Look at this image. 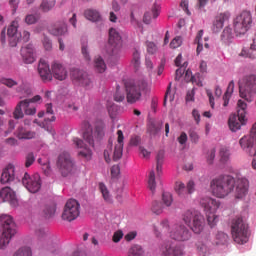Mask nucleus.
<instances>
[{
  "label": "nucleus",
  "instance_id": "obj_1",
  "mask_svg": "<svg viewBox=\"0 0 256 256\" xmlns=\"http://www.w3.org/2000/svg\"><path fill=\"white\" fill-rule=\"evenodd\" d=\"M249 182L247 178H233L231 175H220L211 181L214 196L225 198L235 189V197L242 199L247 195Z\"/></svg>",
  "mask_w": 256,
  "mask_h": 256
},
{
  "label": "nucleus",
  "instance_id": "obj_2",
  "mask_svg": "<svg viewBox=\"0 0 256 256\" xmlns=\"http://www.w3.org/2000/svg\"><path fill=\"white\" fill-rule=\"evenodd\" d=\"M156 237H161L165 233H169V237L175 241L184 242L191 238V232L182 223H175L169 226L167 220L160 223L159 227L154 228Z\"/></svg>",
  "mask_w": 256,
  "mask_h": 256
},
{
  "label": "nucleus",
  "instance_id": "obj_3",
  "mask_svg": "<svg viewBox=\"0 0 256 256\" xmlns=\"http://www.w3.org/2000/svg\"><path fill=\"white\" fill-rule=\"evenodd\" d=\"M106 125L103 121H97L95 124V130L93 126L87 120L82 122V138L90 146H95V140H100L105 136Z\"/></svg>",
  "mask_w": 256,
  "mask_h": 256
},
{
  "label": "nucleus",
  "instance_id": "obj_4",
  "mask_svg": "<svg viewBox=\"0 0 256 256\" xmlns=\"http://www.w3.org/2000/svg\"><path fill=\"white\" fill-rule=\"evenodd\" d=\"M0 226L2 232L0 233V248H5L11 241V239L17 233V227L14 222V219L10 215L0 216Z\"/></svg>",
  "mask_w": 256,
  "mask_h": 256
},
{
  "label": "nucleus",
  "instance_id": "obj_5",
  "mask_svg": "<svg viewBox=\"0 0 256 256\" xmlns=\"http://www.w3.org/2000/svg\"><path fill=\"white\" fill-rule=\"evenodd\" d=\"M240 97L251 103L256 96V75L250 74L244 76L239 82Z\"/></svg>",
  "mask_w": 256,
  "mask_h": 256
},
{
  "label": "nucleus",
  "instance_id": "obj_6",
  "mask_svg": "<svg viewBox=\"0 0 256 256\" xmlns=\"http://www.w3.org/2000/svg\"><path fill=\"white\" fill-rule=\"evenodd\" d=\"M147 89V82L145 80L125 82L126 99L129 104H135L140 101L142 91Z\"/></svg>",
  "mask_w": 256,
  "mask_h": 256
},
{
  "label": "nucleus",
  "instance_id": "obj_7",
  "mask_svg": "<svg viewBox=\"0 0 256 256\" xmlns=\"http://www.w3.org/2000/svg\"><path fill=\"white\" fill-rule=\"evenodd\" d=\"M231 234L237 244L243 245L249 241V226L241 217L232 220Z\"/></svg>",
  "mask_w": 256,
  "mask_h": 256
},
{
  "label": "nucleus",
  "instance_id": "obj_8",
  "mask_svg": "<svg viewBox=\"0 0 256 256\" xmlns=\"http://www.w3.org/2000/svg\"><path fill=\"white\" fill-rule=\"evenodd\" d=\"M182 220L195 234H200L204 230L205 219L194 209L185 211L182 214Z\"/></svg>",
  "mask_w": 256,
  "mask_h": 256
},
{
  "label": "nucleus",
  "instance_id": "obj_9",
  "mask_svg": "<svg viewBox=\"0 0 256 256\" xmlns=\"http://www.w3.org/2000/svg\"><path fill=\"white\" fill-rule=\"evenodd\" d=\"M237 107H238V110H237L238 115L232 114L229 117V121H228V125L232 132H237L238 130H240L241 126L245 125V123L247 121V119H246V109H247L246 102L243 100H238Z\"/></svg>",
  "mask_w": 256,
  "mask_h": 256
},
{
  "label": "nucleus",
  "instance_id": "obj_10",
  "mask_svg": "<svg viewBox=\"0 0 256 256\" xmlns=\"http://www.w3.org/2000/svg\"><path fill=\"white\" fill-rule=\"evenodd\" d=\"M253 19L250 11H243L234 19V32L237 36L245 35L252 27Z\"/></svg>",
  "mask_w": 256,
  "mask_h": 256
},
{
  "label": "nucleus",
  "instance_id": "obj_11",
  "mask_svg": "<svg viewBox=\"0 0 256 256\" xmlns=\"http://www.w3.org/2000/svg\"><path fill=\"white\" fill-rule=\"evenodd\" d=\"M241 148L251 157L256 156V123H254L250 135L242 137L239 141Z\"/></svg>",
  "mask_w": 256,
  "mask_h": 256
},
{
  "label": "nucleus",
  "instance_id": "obj_12",
  "mask_svg": "<svg viewBox=\"0 0 256 256\" xmlns=\"http://www.w3.org/2000/svg\"><path fill=\"white\" fill-rule=\"evenodd\" d=\"M57 168L63 177H67L72 173L74 163L68 152H62L58 155Z\"/></svg>",
  "mask_w": 256,
  "mask_h": 256
},
{
  "label": "nucleus",
  "instance_id": "obj_13",
  "mask_svg": "<svg viewBox=\"0 0 256 256\" xmlns=\"http://www.w3.org/2000/svg\"><path fill=\"white\" fill-rule=\"evenodd\" d=\"M70 77L72 81L81 85V87H85L86 89H91L93 87V81L90 75L78 68H71L70 69Z\"/></svg>",
  "mask_w": 256,
  "mask_h": 256
},
{
  "label": "nucleus",
  "instance_id": "obj_14",
  "mask_svg": "<svg viewBox=\"0 0 256 256\" xmlns=\"http://www.w3.org/2000/svg\"><path fill=\"white\" fill-rule=\"evenodd\" d=\"M79 215H80V204L74 199L68 200L64 206V210L61 215L62 219L65 221L72 222L75 219H77Z\"/></svg>",
  "mask_w": 256,
  "mask_h": 256
},
{
  "label": "nucleus",
  "instance_id": "obj_15",
  "mask_svg": "<svg viewBox=\"0 0 256 256\" xmlns=\"http://www.w3.org/2000/svg\"><path fill=\"white\" fill-rule=\"evenodd\" d=\"M56 117L54 115L53 106L51 103L46 104V117L44 121L40 122L37 119H34V124L38 125V127L46 130V132L54 135L55 130L53 129L52 122H55Z\"/></svg>",
  "mask_w": 256,
  "mask_h": 256
},
{
  "label": "nucleus",
  "instance_id": "obj_16",
  "mask_svg": "<svg viewBox=\"0 0 256 256\" xmlns=\"http://www.w3.org/2000/svg\"><path fill=\"white\" fill-rule=\"evenodd\" d=\"M22 183L30 193H38L42 186L41 176L38 173L30 175L28 172H25Z\"/></svg>",
  "mask_w": 256,
  "mask_h": 256
},
{
  "label": "nucleus",
  "instance_id": "obj_17",
  "mask_svg": "<svg viewBox=\"0 0 256 256\" xmlns=\"http://www.w3.org/2000/svg\"><path fill=\"white\" fill-rule=\"evenodd\" d=\"M108 43V53L112 56L119 54L120 49L122 47V37L120 33L117 31V29H109Z\"/></svg>",
  "mask_w": 256,
  "mask_h": 256
},
{
  "label": "nucleus",
  "instance_id": "obj_18",
  "mask_svg": "<svg viewBox=\"0 0 256 256\" xmlns=\"http://www.w3.org/2000/svg\"><path fill=\"white\" fill-rule=\"evenodd\" d=\"M175 192L181 199H187L195 192V182L189 180L186 186L183 182H176Z\"/></svg>",
  "mask_w": 256,
  "mask_h": 256
},
{
  "label": "nucleus",
  "instance_id": "obj_19",
  "mask_svg": "<svg viewBox=\"0 0 256 256\" xmlns=\"http://www.w3.org/2000/svg\"><path fill=\"white\" fill-rule=\"evenodd\" d=\"M161 256H183L184 251L172 242H166L160 247Z\"/></svg>",
  "mask_w": 256,
  "mask_h": 256
},
{
  "label": "nucleus",
  "instance_id": "obj_20",
  "mask_svg": "<svg viewBox=\"0 0 256 256\" xmlns=\"http://www.w3.org/2000/svg\"><path fill=\"white\" fill-rule=\"evenodd\" d=\"M73 145L77 149H81L78 152V156L85 159V160H91L92 158V150L84 143V141L81 138L74 137L72 139Z\"/></svg>",
  "mask_w": 256,
  "mask_h": 256
},
{
  "label": "nucleus",
  "instance_id": "obj_21",
  "mask_svg": "<svg viewBox=\"0 0 256 256\" xmlns=\"http://www.w3.org/2000/svg\"><path fill=\"white\" fill-rule=\"evenodd\" d=\"M18 27H19V19L17 18L12 22V24L8 28V39H9V45L11 47H16L19 40L21 39V34L18 33Z\"/></svg>",
  "mask_w": 256,
  "mask_h": 256
},
{
  "label": "nucleus",
  "instance_id": "obj_22",
  "mask_svg": "<svg viewBox=\"0 0 256 256\" xmlns=\"http://www.w3.org/2000/svg\"><path fill=\"white\" fill-rule=\"evenodd\" d=\"M52 77L57 81H65L68 77V71L66 67L60 62H52Z\"/></svg>",
  "mask_w": 256,
  "mask_h": 256
},
{
  "label": "nucleus",
  "instance_id": "obj_23",
  "mask_svg": "<svg viewBox=\"0 0 256 256\" xmlns=\"http://www.w3.org/2000/svg\"><path fill=\"white\" fill-rule=\"evenodd\" d=\"M38 75H40V79L42 81H52V69H50L49 64L44 60L40 59V63H38Z\"/></svg>",
  "mask_w": 256,
  "mask_h": 256
},
{
  "label": "nucleus",
  "instance_id": "obj_24",
  "mask_svg": "<svg viewBox=\"0 0 256 256\" xmlns=\"http://www.w3.org/2000/svg\"><path fill=\"white\" fill-rule=\"evenodd\" d=\"M200 204L204 208V211L206 212V214L216 213V211L221 206L219 201H216L215 199L209 198V196H206L205 198H202L201 201H200Z\"/></svg>",
  "mask_w": 256,
  "mask_h": 256
},
{
  "label": "nucleus",
  "instance_id": "obj_25",
  "mask_svg": "<svg viewBox=\"0 0 256 256\" xmlns=\"http://www.w3.org/2000/svg\"><path fill=\"white\" fill-rule=\"evenodd\" d=\"M117 144L115 145L114 152H113V160L118 161L123 156L124 150V133L122 130L117 131Z\"/></svg>",
  "mask_w": 256,
  "mask_h": 256
},
{
  "label": "nucleus",
  "instance_id": "obj_26",
  "mask_svg": "<svg viewBox=\"0 0 256 256\" xmlns=\"http://www.w3.org/2000/svg\"><path fill=\"white\" fill-rule=\"evenodd\" d=\"M15 136L19 140H32L36 138L37 133L26 129L24 126H19L15 131Z\"/></svg>",
  "mask_w": 256,
  "mask_h": 256
},
{
  "label": "nucleus",
  "instance_id": "obj_27",
  "mask_svg": "<svg viewBox=\"0 0 256 256\" xmlns=\"http://www.w3.org/2000/svg\"><path fill=\"white\" fill-rule=\"evenodd\" d=\"M23 61L26 64H32L35 61V50L33 45L29 44L21 49Z\"/></svg>",
  "mask_w": 256,
  "mask_h": 256
},
{
  "label": "nucleus",
  "instance_id": "obj_28",
  "mask_svg": "<svg viewBox=\"0 0 256 256\" xmlns=\"http://www.w3.org/2000/svg\"><path fill=\"white\" fill-rule=\"evenodd\" d=\"M0 198L3 202H9L11 205L15 206L17 204L16 194L8 186L2 188L0 191Z\"/></svg>",
  "mask_w": 256,
  "mask_h": 256
},
{
  "label": "nucleus",
  "instance_id": "obj_29",
  "mask_svg": "<svg viewBox=\"0 0 256 256\" xmlns=\"http://www.w3.org/2000/svg\"><path fill=\"white\" fill-rule=\"evenodd\" d=\"M229 18L230 15L228 13H220L219 15H217L213 23L212 31L214 33L220 32L224 27V23L228 21Z\"/></svg>",
  "mask_w": 256,
  "mask_h": 256
},
{
  "label": "nucleus",
  "instance_id": "obj_30",
  "mask_svg": "<svg viewBox=\"0 0 256 256\" xmlns=\"http://www.w3.org/2000/svg\"><path fill=\"white\" fill-rule=\"evenodd\" d=\"M15 178V167L13 164H9L2 173L1 176V183L2 184H7L10 183L14 180Z\"/></svg>",
  "mask_w": 256,
  "mask_h": 256
},
{
  "label": "nucleus",
  "instance_id": "obj_31",
  "mask_svg": "<svg viewBox=\"0 0 256 256\" xmlns=\"http://www.w3.org/2000/svg\"><path fill=\"white\" fill-rule=\"evenodd\" d=\"M67 33H68V28L65 23H57L50 28V34L54 36H64Z\"/></svg>",
  "mask_w": 256,
  "mask_h": 256
},
{
  "label": "nucleus",
  "instance_id": "obj_32",
  "mask_svg": "<svg viewBox=\"0 0 256 256\" xmlns=\"http://www.w3.org/2000/svg\"><path fill=\"white\" fill-rule=\"evenodd\" d=\"M84 16L87 20H90L92 22H99L102 20V16L99 11L93 9H87L84 12Z\"/></svg>",
  "mask_w": 256,
  "mask_h": 256
},
{
  "label": "nucleus",
  "instance_id": "obj_33",
  "mask_svg": "<svg viewBox=\"0 0 256 256\" xmlns=\"http://www.w3.org/2000/svg\"><path fill=\"white\" fill-rule=\"evenodd\" d=\"M94 69L97 73H105L107 69V65L104 59L101 56H97L94 58Z\"/></svg>",
  "mask_w": 256,
  "mask_h": 256
},
{
  "label": "nucleus",
  "instance_id": "obj_34",
  "mask_svg": "<svg viewBox=\"0 0 256 256\" xmlns=\"http://www.w3.org/2000/svg\"><path fill=\"white\" fill-rule=\"evenodd\" d=\"M234 87H235V83H234V81L232 80V81L229 83L228 88H227V90H226V93H225L224 96H223V101H224L223 106H224V107H227V106H228L229 101H230V98H231V96H232V94H233V92H234Z\"/></svg>",
  "mask_w": 256,
  "mask_h": 256
},
{
  "label": "nucleus",
  "instance_id": "obj_35",
  "mask_svg": "<svg viewBox=\"0 0 256 256\" xmlns=\"http://www.w3.org/2000/svg\"><path fill=\"white\" fill-rule=\"evenodd\" d=\"M24 105H27V103H26V102H23V100L20 101V102L17 104V106H16V108H15V110H14V112H13V117H14V119L20 120V119H23V118H24V112H23V110H24Z\"/></svg>",
  "mask_w": 256,
  "mask_h": 256
},
{
  "label": "nucleus",
  "instance_id": "obj_36",
  "mask_svg": "<svg viewBox=\"0 0 256 256\" xmlns=\"http://www.w3.org/2000/svg\"><path fill=\"white\" fill-rule=\"evenodd\" d=\"M99 191L102 194V197L105 202H107V203L112 202V196H111L106 184H103V182H99Z\"/></svg>",
  "mask_w": 256,
  "mask_h": 256
},
{
  "label": "nucleus",
  "instance_id": "obj_37",
  "mask_svg": "<svg viewBox=\"0 0 256 256\" xmlns=\"http://www.w3.org/2000/svg\"><path fill=\"white\" fill-rule=\"evenodd\" d=\"M56 5V0H42L40 10L44 13L50 12Z\"/></svg>",
  "mask_w": 256,
  "mask_h": 256
},
{
  "label": "nucleus",
  "instance_id": "obj_38",
  "mask_svg": "<svg viewBox=\"0 0 256 256\" xmlns=\"http://www.w3.org/2000/svg\"><path fill=\"white\" fill-rule=\"evenodd\" d=\"M145 253L141 245L134 244L128 250V256H143Z\"/></svg>",
  "mask_w": 256,
  "mask_h": 256
},
{
  "label": "nucleus",
  "instance_id": "obj_39",
  "mask_svg": "<svg viewBox=\"0 0 256 256\" xmlns=\"http://www.w3.org/2000/svg\"><path fill=\"white\" fill-rule=\"evenodd\" d=\"M163 129V121H158L155 123H151L148 127V132L151 135H157Z\"/></svg>",
  "mask_w": 256,
  "mask_h": 256
},
{
  "label": "nucleus",
  "instance_id": "obj_40",
  "mask_svg": "<svg viewBox=\"0 0 256 256\" xmlns=\"http://www.w3.org/2000/svg\"><path fill=\"white\" fill-rule=\"evenodd\" d=\"M234 38V34L232 32V29L230 27H226L221 35V40L228 44L231 42V40Z\"/></svg>",
  "mask_w": 256,
  "mask_h": 256
},
{
  "label": "nucleus",
  "instance_id": "obj_41",
  "mask_svg": "<svg viewBox=\"0 0 256 256\" xmlns=\"http://www.w3.org/2000/svg\"><path fill=\"white\" fill-rule=\"evenodd\" d=\"M162 205L164 208H169L173 203V196L170 192H163L162 193Z\"/></svg>",
  "mask_w": 256,
  "mask_h": 256
},
{
  "label": "nucleus",
  "instance_id": "obj_42",
  "mask_svg": "<svg viewBox=\"0 0 256 256\" xmlns=\"http://www.w3.org/2000/svg\"><path fill=\"white\" fill-rule=\"evenodd\" d=\"M26 104H24V112L27 116H34L37 113V109L35 106H30L28 100H23Z\"/></svg>",
  "mask_w": 256,
  "mask_h": 256
},
{
  "label": "nucleus",
  "instance_id": "obj_43",
  "mask_svg": "<svg viewBox=\"0 0 256 256\" xmlns=\"http://www.w3.org/2000/svg\"><path fill=\"white\" fill-rule=\"evenodd\" d=\"M141 64V54L137 49H134L133 57H132V65L134 69H139Z\"/></svg>",
  "mask_w": 256,
  "mask_h": 256
},
{
  "label": "nucleus",
  "instance_id": "obj_44",
  "mask_svg": "<svg viewBox=\"0 0 256 256\" xmlns=\"http://www.w3.org/2000/svg\"><path fill=\"white\" fill-rule=\"evenodd\" d=\"M164 209H165V206H163L161 202H158V201L152 202V206H151L152 213L156 215H161Z\"/></svg>",
  "mask_w": 256,
  "mask_h": 256
},
{
  "label": "nucleus",
  "instance_id": "obj_45",
  "mask_svg": "<svg viewBox=\"0 0 256 256\" xmlns=\"http://www.w3.org/2000/svg\"><path fill=\"white\" fill-rule=\"evenodd\" d=\"M148 188L152 193L155 192L156 182H155V171L151 170L148 176Z\"/></svg>",
  "mask_w": 256,
  "mask_h": 256
},
{
  "label": "nucleus",
  "instance_id": "obj_46",
  "mask_svg": "<svg viewBox=\"0 0 256 256\" xmlns=\"http://www.w3.org/2000/svg\"><path fill=\"white\" fill-rule=\"evenodd\" d=\"M203 34H204V31L200 30L195 38V43L197 44V54H199L203 50V43H202Z\"/></svg>",
  "mask_w": 256,
  "mask_h": 256
},
{
  "label": "nucleus",
  "instance_id": "obj_47",
  "mask_svg": "<svg viewBox=\"0 0 256 256\" xmlns=\"http://www.w3.org/2000/svg\"><path fill=\"white\" fill-rule=\"evenodd\" d=\"M14 256H33L32 249L28 246L20 248Z\"/></svg>",
  "mask_w": 256,
  "mask_h": 256
},
{
  "label": "nucleus",
  "instance_id": "obj_48",
  "mask_svg": "<svg viewBox=\"0 0 256 256\" xmlns=\"http://www.w3.org/2000/svg\"><path fill=\"white\" fill-rule=\"evenodd\" d=\"M207 221L211 228L215 227L219 221V217L215 213H207Z\"/></svg>",
  "mask_w": 256,
  "mask_h": 256
},
{
  "label": "nucleus",
  "instance_id": "obj_49",
  "mask_svg": "<svg viewBox=\"0 0 256 256\" xmlns=\"http://www.w3.org/2000/svg\"><path fill=\"white\" fill-rule=\"evenodd\" d=\"M228 241V235L223 233V232H219L216 235V244L217 245H225Z\"/></svg>",
  "mask_w": 256,
  "mask_h": 256
},
{
  "label": "nucleus",
  "instance_id": "obj_50",
  "mask_svg": "<svg viewBox=\"0 0 256 256\" xmlns=\"http://www.w3.org/2000/svg\"><path fill=\"white\" fill-rule=\"evenodd\" d=\"M125 100V94L121 91L120 86L116 87V92L114 94V101L115 102H123Z\"/></svg>",
  "mask_w": 256,
  "mask_h": 256
},
{
  "label": "nucleus",
  "instance_id": "obj_51",
  "mask_svg": "<svg viewBox=\"0 0 256 256\" xmlns=\"http://www.w3.org/2000/svg\"><path fill=\"white\" fill-rule=\"evenodd\" d=\"M35 155L33 152H29L25 157V167L29 168L35 163Z\"/></svg>",
  "mask_w": 256,
  "mask_h": 256
},
{
  "label": "nucleus",
  "instance_id": "obj_52",
  "mask_svg": "<svg viewBox=\"0 0 256 256\" xmlns=\"http://www.w3.org/2000/svg\"><path fill=\"white\" fill-rule=\"evenodd\" d=\"M55 212H56V209L54 206H46L44 208V217L49 219L55 215Z\"/></svg>",
  "mask_w": 256,
  "mask_h": 256
},
{
  "label": "nucleus",
  "instance_id": "obj_53",
  "mask_svg": "<svg viewBox=\"0 0 256 256\" xmlns=\"http://www.w3.org/2000/svg\"><path fill=\"white\" fill-rule=\"evenodd\" d=\"M230 157V152L226 147L220 149V158L222 162H227Z\"/></svg>",
  "mask_w": 256,
  "mask_h": 256
},
{
  "label": "nucleus",
  "instance_id": "obj_54",
  "mask_svg": "<svg viewBox=\"0 0 256 256\" xmlns=\"http://www.w3.org/2000/svg\"><path fill=\"white\" fill-rule=\"evenodd\" d=\"M0 83L6 87H15V85H18V83L11 78H1Z\"/></svg>",
  "mask_w": 256,
  "mask_h": 256
},
{
  "label": "nucleus",
  "instance_id": "obj_55",
  "mask_svg": "<svg viewBox=\"0 0 256 256\" xmlns=\"http://www.w3.org/2000/svg\"><path fill=\"white\" fill-rule=\"evenodd\" d=\"M124 237V233L122 230H119V231H116L114 234H113V237H112V241L114 243H118L120 242Z\"/></svg>",
  "mask_w": 256,
  "mask_h": 256
},
{
  "label": "nucleus",
  "instance_id": "obj_56",
  "mask_svg": "<svg viewBox=\"0 0 256 256\" xmlns=\"http://www.w3.org/2000/svg\"><path fill=\"white\" fill-rule=\"evenodd\" d=\"M42 171H44V175L46 176L51 174V166L48 160H44V163H42Z\"/></svg>",
  "mask_w": 256,
  "mask_h": 256
},
{
  "label": "nucleus",
  "instance_id": "obj_57",
  "mask_svg": "<svg viewBox=\"0 0 256 256\" xmlns=\"http://www.w3.org/2000/svg\"><path fill=\"white\" fill-rule=\"evenodd\" d=\"M181 44H182V38L179 37V36H177V37H175V38L171 41L170 47H171L172 49H176V48H178L179 46H181Z\"/></svg>",
  "mask_w": 256,
  "mask_h": 256
},
{
  "label": "nucleus",
  "instance_id": "obj_58",
  "mask_svg": "<svg viewBox=\"0 0 256 256\" xmlns=\"http://www.w3.org/2000/svg\"><path fill=\"white\" fill-rule=\"evenodd\" d=\"M38 21V18L36 15H33V14H29L25 17V22L28 24V25H33L35 24L36 22Z\"/></svg>",
  "mask_w": 256,
  "mask_h": 256
},
{
  "label": "nucleus",
  "instance_id": "obj_59",
  "mask_svg": "<svg viewBox=\"0 0 256 256\" xmlns=\"http://www.w3.org/2000/svg\"><path fill=\"white\" fill-rule=\"evenodd\" d=\"M146 47H147V52L150 54H154L155 52H157V45H155V43L153 42H146Z\"/></svg>",
  "mask_w": 256,
  "mask_h": 256
},
{
  "label": "nucleus",
  "instance_id": "obj_60",
  "mask_svg": "<svg viewBox=\"0 0 256 256\" xmlns=\"http://www.w3.org/2000/svg\"><path fill=\"white\" fill-rule=\"evenodd\" d=\"M177 141L180 145H186L187 141H188V135L186 134V132H181L180 136H178Z\"/></svg>",
  "mask_w": 256,
  "mask_h": 256
},
{
  "label": "nucleus",
  "instance_id": "obj_61",
  "mask_svg": "<svg viewBox=\"0 0 256 256\" xmlns=\"http://www.w3.org/2000/svg\"><path fill=\"white\" fill-rule=\"evenodd\" d=\"M189 138L192 143L197 144L199 141V135L194 130H189Z\"/></svg>",
  "mask_w": 256,
  "mask_h": 256
},
{
  "label": "nucleus",
  "instance_id": "obj_62",
  "mask_svg": "<svg viewBox=\"0 0 256 256\" xmlns=\"http://www.w3.org/2000/svg\"><path fill=\"white\" fill-rule=\"evenodd\" d=\"M197 250H198V252H199L201 255H203V256H205V255L208 253V248H207V246H206L205 244H203V243L197 244Z\"/></svg>",
  "mask_w": 256,
  "mask_h": 256
},
{
  "label": "nucleus",
  "instance_id": "obj_63",
  "mask_svg": "<svg viewBox=\"0 0 256 256\" xmlns=\"http://www.w3.org/2000/svg\"><path fill=\"white\" fill-rule=\"evenodd\" d=\"M42 44L44 45V49L50 51L52 49V42L48 37H44L42 40Z\"/></svg>",
  "mask_w": 256,
  "mask_h": 256
},
{
  "label": "nucleus",
  "instance_id": "obj_64",
  "mask_svg": "<svg viewBox=\"0 0 256 256\" xmlns=\"http://www.w3.org/2000/svg\"><path fill=\"white\" fill-rule=\"evenodd\" d=\"M215 154H216V150L214 148H212L209 153H208V157H207V162L208 164H212L213 160L215 158Z\"/></svg>",
  "mask_w": 256,
  "mask_h": 256
}]
</instances>
